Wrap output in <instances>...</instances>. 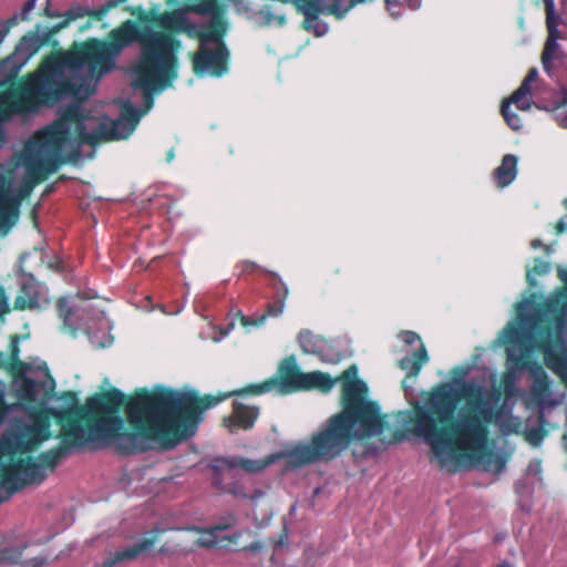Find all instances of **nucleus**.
Instances as JSON below:
<instances>
[{
    "label": "nucleus",
    "instance_id": "nucleus-1",
    "mask_svg": "<svg viewBox=\"0 0 567 567\" xmlns=\"http://www.w3.org/2000/svg\"><path fill=\"white\" fill-rule=\"evenodd\" d=\"M134 42L140 43L141 54L133 72H141L143 78L138 81L145 84L147 73L156 65L168 66L171 54L182 48V42L171 34L128 19L105 40L91 38L66 51L44 55L32 72L0 91V116L34 114L66 100L86 101L101 78L115 69L116 58Z\"/></svg>",
    "mask_w": 567,
    "mask_h": 567
},
{
    "label": "nucleus",
    "instance_id": "nucleus-2",
    "mask_svg": "<svg viewBox=\"0 0 567 567\" xmlns=\"http://www.w3.org/2000/svg\"><path fill=\"white\" fill-rule=\"evenodd\" d=\"M56 420L66 424L59 446L41 452L35 458L41 470H54L69 450L90 441H105L121 455H133L154 441L164 450L178 444L158 391L145 389L126 396L116 388L95 393L82 406L60 411Z\"/></svg>",
    "mask_w": 567,
    "mask_h": 567
},
{
    "label": "nucleus",
    "instance_id": "nucleus-3",
    "mask_svg": "<svg viewBox=\"0 0 567 567\" xmlns=\"http://www.w3.org/2000/svg\"><path fill=\"white\" fill-rule=\"evenodd\" d=\"M499 400V393L484 385L465 380L435 384L423 403L414 402L412 411L401 412L402 422L431 446L440 460L441 467L450 460L494 464L497 472L505 467L503 456L487 445L488 425L499 416V409L492 402Z\"/></svg>",
    "mask_w": 567,
    "mask_h": 567
},
{
    "label": "nucleus",
    "instance_id": "nucleus-4",
    "mask_svg": "<svg viewBox=\"0 0 567 567\" xmlns=\"http://www.w3.org/2000/svg\"><path fill=\"white\" fill-rule=\"evenodd\" d=\"M71 101L52 125L37 132L27 142L23 151L25 184L18 193L12 188L11 179L0 173V230L7 233L13 227L19 218L21 200L66 162L61 153L71 136L80 145L91 146L124 140L134 132L142 115L130 102H125L121 107L120 118L102 122L92 132H87V115L81 106L82 102Z\"/></svg>",
    "mask_w": 567,
    "mask_h": 567
},
{
    "label": "nucleus",
    "instance_id": "nucleus-5",
    "mask_svg": "<svg viewBox=\"0 0 567 567\" xmlns=\"http://www.w3.org/2000/svg\"><path fill=\"white\" fill-rule=\"evenodd\" d=\"M305 374L306 372L298 367L296 357L289 355L280 361L276 375L260 383H250L240 389L219 392L216 395L199 396L196 391L177 392L171 389H161L158 392L173 433L176 434L179 444L196 433L206 410L231 396L261 395L272 390L279 394L302 391Z\"/></svg>",
    "mask_w": 567,
    "mask_h": 567
},
{
    "label": "nucleus",
    "instance_id": "nucleus-6",
    "mask_svg": "<svg viewBox=\"0 0 567 567\" xmlns=\"http://www.w3.org/2000/svg\"><path fill=\"white\" fill-rule=\"evenodd\" d=\"M352 391L351 386L347 385L344 389L347 401L344 411L331 415L326 425L311 436L310 443L292 445L286 451L272 453L264 460L244 457L241 468L247 473H259L284 458L287 470H297L318 462H331L340 456L348 449L350 440L355 434L351 429L349 419L352 422L361 421L365 429L371 424L370 410L367 408L360 409L354 404Z\"/></svg>",
    "mask_w": 567,
    "mask_h": 567
},
{
    "label": "nucleus",
    "instance_id": "nucleus-7",
    "mask_svg": "<svg viewBox=\"0 0 567 567\" xmlns=\"http://www.w3.org/2000/svg\"><path fill=\"white\" fill-rule=\"evenodd\" d=\"M337 381H341V406L342 410L339 413L344 411L346 406V392L344 389L347 385H350L352 391V400L357 406L367 408L370 410V425L365 429L361 421H353L351 424V429L355 434L350 440V444L355 440H363L371 437L373 435H379L384 432L385 429L389 427V423L386 421V415L382 414L380 411V406L377 402L368 400V386L364 381L358 378V369L355 365H350L346 369L338 378L333 379L329 373L321 371H312L306 372L302 391L309 390H319L322 393H328L333 388ZM349 423H352V420L349 419Z\"/></svg>",
    "mask_w": 567,
    "mask_h": 567
},
{
    "label": "nucleus",
    "instance_id": "nucleus-8",
    "mask_svg": "<svg viewBox=\"0 0 567 567\" xmlns=\"http://www.w3.org/2000/svg\"><path fill=\"white\" fill-rule=\"evenodd\" d=\"M47 477V472L41 470L32 456L13 458L0 470L1 484L7 488L6 498L28 485L41 484Z\"/></svg>",
    "mask_w": 567,
    "mask_h": 567
},
{
    "label": "nucleus",
    "instance_id": "nucleus-9",
    "mask_svg": "<svg viewBox=\"0 0 567 567\" xmlns=\"http://www.w3.org/2000/svg\"><path fill=\"white\" fill-rule=\"evenodd\" d=\"M177 54L178 53L171 54L168 66H154L150 73H147L148 83L146 84L138 81L143 78L141 72H133L135 78L132 81V86L134 89H140L143 92L145 107L143 113H146L153 106V93L171 85L172 82L177 79L179 66Z\"/></svg>",
    "mask_w": 567,
    "mask_h": 567
},
{
    "label": "nucleus",
    "instance_id": "nucleus-10",
    "mask_svg": "<svg viewBox=\"0 0 567 567\" xmlns=\"http://www.w3.org/2000/svg\"><path fill=\"white\" fill-rule=\"evenodd\" d=\"M51 436L49 424L39 422L33 425L25 426L13 435L12 439L2 440V447L6 454L14 456L23 455L35 451L42 442Z\"/></svg>",
    "mask_w": 567,
    "mask_h": 567
},
{
    "label": "nucleus",
    "instance_id": "nucleus-11",
    "mask_svg": "<svg viewBox=\"0 0 567 567\" xmlns=\"http://www.w3.org/2000/svg\"><path fill=\"white\" fill-rule=\"evenodd\" d=\"M216 43V49H208L203 44L196 53L190 54L196 75L209 73L213 76H221L227 72L229 52L223 40Z\"/></svg>",
    "mask_w": 567,
    "mask_h": 567
},
{
    "label": "nucleus",
    "instance_id": "nucleus-12",
    "mask_svg": "<svg viewBox=\"0 0 567 567\" xmlns=\"http://www.w3.org/2000/svg\"><path fill=\"white\" fill-rule=\"evenodd\" d=\"M546 13V28H547V40L542 53V64L547 73H550L553 62L561 58L560 47L557 43L558 39H561V32L558 30V25L561 23V18L556 14L554 0H543Z\"/></svg>",
    "mask_w": 567,
    "mask_h": 567
},
{
    "label": "nucleus",
    "instance_id": "nucleus-13",
    "mask_svg": "<svg viewBox=\"0 0 567 567\" xmlns=\"http://www.w3.org/2000/svg\"><path fill=\"white\" fill-rule=\"evenodd\" d=\"M507 361H509L512 365L516 368V370H528L533 380L530 385V394L534 399L543 400L546 395H548L550 390V381L548 374L540 363L533 361L524 351L519 354H515L508 351Z\"/></svg>",
    "mask_w": 567,
    "mask_h": 567
},
{
    "label": "nucleus",
    "instance_id": "nucleus-14",
    "mask_svg": "<svg viewBox=\"0 0 567 567\" xmlns=\"http://www.w3.org/2000/svg\"><path fill=\"white\" fill-rule=\"evenodd\" d=\"M535 346L543 352L546 365L567 380V357L564 351L555 350L550 326L538 330Z\"/></svg>",
    "mask_w": 567,
    "mask_h": 567
},
{
    "label": "nucleus",
    "instance_id": "nucleus-15",
    "mask_svg": "<svg viewBox=\"0 0 567 567\" xmlns=\"http://www.w3.org/2000/svg\"><path fill=\"white\" fill-rule=\"evenodd\" d=\"M281 2L292 3L296 10L305 17L303 30L313 32L316 37H322L328 32V23L319 20V16L324 14L322 0H282Z\"/></svg>",
    "mask_w": 567,
    "mask_h": 567
},
{
    "label": "nucleus",
    "instance_id": "nucleus-16",
    "mask_svg": "<svg viewBox=\"0 0 567 567\" xmlns=\"http://www.w3.org/2000/svg\"><path fill=\"white\" fill-rule=\"evenodd\" d=\"M181 33H185L190 39H198L200 45L220 42L226 33V23L221 17H213L208 24L199 27L186 17Z\"/></svg>",
    "mask_w": 567,
    "mask_h": 567
},
{
    "label": "nucleus",
    "instance_id": "nucleus-17",
    "mask_svg": "<svg viewBox=\"0 0 567 567\" xmlns=\"http://www.w3.org/2000/svg\"><path fill=\"white\" fill-rule=\"evenodd\" d=\"M259 414L260 410L257 405H248L236 399L233 401L231 414L224 417V425L231 433L238 430L248 431L255 426Z\"/></svg>",
    "mask_w": 567,
    "mask_h": 567
},
{
    "label": "nucleus",
    "instance_id": "nucleus-18",
    "mask_svg": "<svg viewBox=\"0 0 567 567\" xmlns=\"http://www.w3.org/2000/svg\"><path fill=\"white\" fill-rule=\"evenodd\" d=\"M161 533L162 530L158 528L150 530L148 536L144 537L141 542L111 554L104 559L102 567H114L120 563L136 559L140 555L145 554L155 545Z\"/></svg>",
    "mask_w": 567,
    "mask_h": 567
},
{
    "label": "nucleus",
    "instance_id": "nucleus-19",
    "mask_svg": "<svg viewBox=\"0 0 567 567\" xmlns=\"http://www.w3.org/2000/svg\"><path fill=\"white\" fill-rule=\"evenodd\" d=\"M41 285L32 274H22L20 289L14 300L16 310H31L39 308Z\"/></svg>",
    "mask_w": 567,
    "mask_h": 567
},
{
    "label": "nucleus",
    "instance_id": "nucleus-20",
    "mask_svg": "<svg viewBox=\"0 0 567 567\" xmlns=\"http://www.w3.org/2000/svg\"><path fill=\"white\" fill-rule=\"evenodd\" d=\"M125 1L126 0H107L103 6L94 9V10H89V9L80 7V6L72 7L64 13L63 20L60 21L53 28V32L64 29L72 21H74L79 18H84L86 16L91 17L94 20L101 21L111 9L118 7L120 4L124 3Z\"/></svg>",
    "mask_w": 567,
    "mask_h": 567
},
{
    "label": "nucleus",
    "instance_id": "nucleus-21",
    "mask_svg": "<svg viewBox=\"0 0 567 567\" xmlns=\"http://www.w3.org/2000/svg\"><path fill=\"white\" fill-rule=\"evenodd\" d=\"M13 391L17 400L22 406L31 408L38 402L39 383L23 374L13 377Z\"/></svg>",
    "mask_w": 567,
    "mask_h": 567
},
{
    "label": "nucleus",
    "instance_id": "nucleus-22",
    "mask_svg": "<svg viewBox=\"0 0 567 567\" xmlns=\"http://www.w3.org/2000/svg\"><path fill=\"white\" fill-rule=\"evenodd\" d=\"M185 18L186 14L182 10L166 11L158 14L154 19V23L161 29L159 32L171 34L173 38L177 39L175 34L181 33Z\"/></svg>",
    "mask_w": 567,
    "mask_h": 567
},
{
    "label": "nucleus",
    "instance_id": "nucleus-23",
    "mask_svg": "<svg viewBox=\"0 0 567 567\" xmlns=\"http://www.w3.org/2000/svg\"><path fill=\"white\" fill-rule=\"evenodd\" d=\"M429 361V354L423 343L419 346L411 354H406L399 360V367L406 371V378H416L423 364Z\"/></svg>",
    "mask_w": 567,
    "mask_h": 567
},
{
    "label": "nucleus",
    "instance_id": "nucleus-24",
    "mask_svg": "<svg viewBox=\"0 0 567 567\" xmlns=\"http://www.w3.org/2000/svg\"><path fill=\"white\" fill-rule=\"evenodd\" d=\"M235 516H229L226 523L217 524L210 528L189 527V530H196L199 533V537L196 539V545L199 547L212 548L217 545L218 535L217 532L226 530L235 524Z\"/></svg>",
    "mask_w": 567,
    "mask_h": 567
},
{
    "label": "nucleus",
    "instance_id": "nucleus-25",
    "mask_svg": "<svg viewBox=\"0 0 567 567\" xmlns=\"http://www.w3.org/2000/svg\"><path fill=\"white\" fill-rule=\"evenodd\" d=\"M538 79V72L535 68H532L520 85L514 91L511 95V101L517 105L519 110H528L530 106L529 100L527 96L532 94V83H534Z\"/></svg>",
    "mask_w": 567,
    "mask_h": 567
},
{
    "label": "nucleus",
    "instance_id": "nucleus-26",
    "mask_svg": "<svg viewBox=\"0 0 567 567\" xmlns=\"http://www.w3.org/2000/svg\"><path fill=\"white\" fill-rule=\"evenodd\" d=\"M517 175V157L507 154L503 157L501 165L494 171V177L499 187L508 186Z\"/></svg>",
    "mask_w": 567,
    "mask_h": 567
},
{
    "label": "nucleus",
    "instance_id": "nucleus-27",
    "mask_svg": "<svg viewBox=\"0 0 567 567\" xmlns=\"http://www.w3.org/2000/svg\"><path fill=\"white\" fill-rule=\"evenodd\" d=\"M37 0H28L20 12L14 13L12 17L4 21H0V44L11 30V28L18 25L20 22L29 21L30 14L35 8Z\"/></svg>",
    "mask_w": 567,
    "mask_h": 567
},
{
    "label": "nucleus",
    "instance_id": "nucleus-28",
    "mask_svg": "<svg viewBox=\"0 0 567 567\" xmlns=\"http://www.w3.org/2000/svg\"><path fill=\"white\" fill-rule=\"evenodd\" d=\"M20 337L18 334L10 336L9 342V361H10V373L12 377L18 378L20 374H23L28 365L20 360V347H19Z\"/></svg>",
    "mask_w": 567,
    "mask_h": 567
},
{
    "label": "nucleus",
    "instance_id": "nucleus-29",
    "mask_svg": "<svg viewBox=\"0 0 567 567\" xmlns=\"http://www.w3.org/2000/svg\"><path fill=\"white\" fill-rule=\"evenodd\" d=\"M297 340L303 353L321 354L323 351V339L309 330L300 331Z\"/></svg>",
    "mask_w": 567,
    "mask_h": 567
},
{
    "label": "nucleus",
    "instance_id": "nucleus-30",
    "mask_svg": "<svg viewBox=\"0 0 567 567\" xmlns=\"http://www.w3.org/2000/svg\"><path fill=\"white\" fill-rule=\"evenodd\" d=\"M43 44L42 39L37 33H30L21 38L16 47V53L23 60L31 58Z\"/></svg>",
    "mask_w": 567,
    "mask_h": 567
},
{
    "label": "nucleus",
    "instance_id": "nucleus-31",
    "mask_svg": "<svg viewBox=\"0 0 567 567\" xmlns=\"http://www.w3.org/2000/svg\"><path fill=\"white\" fill-rule=\"evenodd\" d=\"M365 0H332L330 4L322 2V9L324 14L334 16L337 19H342L346 13L355 4L364 2Z\"/></svg>",
    "mask_w": 567,
    "mask_h": 567
},
{
    "label": "nucleus",
    "instance_id": "nucleus-32",
    "mask_svg": "<svg viewBox=\"0 0 567 567\" xmlns=\"http://www.w3.org/2000/svg\"><path fill=\"white\" fill-rule=\"evenodd\" d=\"M187 10L200 16L210 14L213 17L219 16V4L217 0H196L195 3L189 4Z\"/></svg>",
    "mask_w": 567,
    "mask_h": 567
},
{
    "label": "nucleus",
    "instance_id": "nucleus-33",
    "mask_svg": "<svg viewBox=\"0 0 567 567\" xmlns=\"http://www.w3.org/2000/svg\"><path fill=\"white\" fill-rule=\"evenodd\" d=\"M288 293V290L285 289V293L278 296L274 301L267 305L266 312L258 318V322L262 323L267 317H279L285 309V299Z\"/></svg>",
    "mask_w": 567,
    "mask_h": 567
},
{
    "label": "nucleus",
    "instance_id": "nucleus-34",
    "mask_svg": "<svg viewBox=\"0 0 567 567\" xmlns=\"http://www.w3.org/2000/svg\"><path fill=\"white\" fill-rule=\"evenodd\" d=\"M28 547V543L11 548L0 550V563L19 564L22 558L23 550Z\"/></svg>",
    "mask_w": 567,
    "mask_h": 567
},
{
    "label": "nucleus",
    "instance_id": "nucleus-35",
    "mask_svg": "<svg viewBox=\"0 0 567 567\" xmlns=\"http://www.w3.org/2000/svg\"><path fill=\"white\" fill-rule=\"evenodd\" d=\"M513 102L511 99L508 101H504L501 106L502 115L506 122V124L514 131H519L522 128V120L520 117L511 111V104Z\"/></svg>",
    "mask_w": 567,
    "mask_h": 567
},
{
    "label": "nucleus",
    "instance_id": "nucleus-36",
    "mask_svg": "<svg viewBox=\"0 0 567 567\" xmlns=\"http://www.w3.org/2000/svg\"><path fill=\"white\" fill-rule=\"evenodd\" d=\"M56 311L59 318L63 321V324L71 328L72 323L70 322V318L73 313V310L70 307L69 301L65 297H61L58 299Z\"/></svg>",
    "mask_w": 567,
    "mask_h": 567
},
{
    "label": "nucleus",
    "instance_id": "nucleus-37",
    "mask_svg": "<svg viewBox=\"0 0 567 567\" xmlns=\"http://www.w3.org/2000/svg\"><path fill=\"white\" fill-rule=\"evenodd\" d=\"M508 364L511 368L503 372L501 384L507 393H512L516 389V373L514 371L516 368L509 361Z\"/></svg>",
    "mask_w": 567,
    "mask_h": 567
},
{
    "label": "nucleus",
    "instance_id": "nucleus-38",
    "mask_svg": "<svg viewBox=\"0 0 567 567\" xmlns=\"http://www.w3.org/2000/svg\"><path fill=\"white\" fill-rule=\"evenodd\" d=\"M553 114L557 123L561 127L567 128V92L563 101L555 106Z\"/></svg>",
    "mask_w": 567,
    "mask_h": 567
},
{
    "label": "nucleus",
    "instance_id": "nucleus-39",
    "mask_svg": "<svg viewBox=\"0 0 567 567\" xmlns=\"http://www.w3.org/2000/svg\"><path fill=\"white\" fill-rule=\"evenodd\" d=\"M11 411L12 406L6 400V392L2 388H0V426L6 421Z\"/></svg>",
    "mask_w": 567,
    "mask_h": 567
},
{
    "label": "nucleus",
    "instance_id": "nucleus-40",
    "mask_svg": "<svg viewBox=\"0 0 567 567\" xmlns=\"http://www.w3.org/2000/svg\"><path fill=\"white\" fill-rule=\"evenodd\" d=\"M519 336H520V331L517 327L508 324L504 330V339H505V342H507V343L517 342Z\"/></svg>",
    "mask_w": 567,
    "mask_h": 567
},
{
    "label": "nucleus",
    "instance_id": "nucleus-41",
    "mask_svg": "<svg viewBox=\"0 0 567 567\" xmlns=\"http://www.w3.org/2000/svg\"><path fill=\"white\" fill-rule=\"evenodd\" d=\"M237 267L240 268L239 276L249 275L259 269V266L251 260H244Z\"/></svg>",
    "mask_w": 567,
    "mask_h": 567
},
{
    "label": "nucleus",
    "instance_id": "nucleus-42",
    "mask_svg": "<svg viewBox=\"0 0 567 567\" xmlns=\"http://www.w3.org/2000/svg\"><path fill=\"white\" fill-rule=\"evenodd\" d=\"M545 433L540 427L532 429L527 433V439L532 444L537 445L543 441Z\"/></svg>",
    "mask_w": 567,
    "mask_h": 567
},
{
    "label": "nucleus",
    "instance_id": "nucleus-43",
    "mask_svg": "<svg viewBox=\"0 0 567 567\" xmlns=\"http://www.w3.org/2000/svg\"><path fill=\"white\" fill-rule=\"evenodd\" d=\"M401 336L405 344L412 346L416 342L422 343L420 336L414 331H403Z\"/></svg>",
    "mask_w": 567,
    "mask_h": 567
},
{
    "label": "nucleus",
    "instance_id": "nucleus-44",
    "mask_svg": "<svg viewBox=\"0 0 567 567\" xmlns=\"http://www.w3.org/2000/svg\"><path fill=\"white\" fill-rule=\"evenodd\" d=\"M549 270V264L542 260L540 258L535 259V266L532 271L536 275H544Z\"/></svg>",
    "mask_w": 567,
    "mask_h": 567
},
{
    "label": "nucleus",
    "instance_id": "nucleus-45",
    "mask_svg": "<svg viewBox=\"0 0 567 567\" xmlns=\"http://www.w3.org/2000/svg\"><path fill=\"white\" fill-rule=\"evenodd\" d=\"M8 299L3 287L0 286V318L9 312Z\"/></svg>",
    "mask_w": 567,
    "mask_h": 567
},
{
    "label": "nucleus",
    "instance_id": "nucleus-46",
    "mask_svg": "<svg viewBox=\"0 0 567 567\" xmlns=\"http://www.w3.org/2000/svg\"><path fill=\"white\" fill-rule=\"evenodd\" d=\"M243 458L244 457H241V456H233V457H228V458L223 460V463L227 467H230V468H235V467H240L241 468V461H243Z\"/></svg>",
    "mask_w": 567,
    "mask_h": 567
},
{
    "label": "nucleus",
    "instance_id": "nucleus-47",
    "mask_svg": "<svg viewBox=\"0 0 567 567\" xmlns=\"http://www.w3.org/2000/svg\"><path fill=\"white\" fill-rule=\"evenodd\" d=\"M385 7L388 11L391 13V16H394L395 12L393 11V7L396 6H406V0H385Z\"/></svg>",
    "mask_w": 567,
    "mask_h": 567
},
{
    "label": "nucleus",
    "instance_id": "nucleus-48",
    "mask_svg": "<svg viewBox=\"0 0 567 567\" xmlns=\"http://www.w3.org/2000/svg\"><path fill=\"white\" fill-rule=\"evenodd\" d=\"M0 368L10 372V361L6 352L0 351Z\"/></svg>",
    "mask_w": 567,
    "mask_h": 567
},
{
    "label": "nucleus",
    "instance_id": "nucleus-49",
    "mask_svg": "<svg viewBox=\"0 0 567 567\" xmlns=\"http://www.w3.org/2000/svg\"><path fill=\"white\" fill-rule=\"evenodd\" d=\"M47 563V559L43 557H34L31 558L25 565L30 567H41Z\"/></svg>",
    "mask_w": 567,
    "mask_h": 567
},
{
    "label": "nucleus",
    "instance_id": "nucleus-50",
    "mask_svg": "<svg viewBox=\"0 0 567 567\" xmlns=\"http://www.w3.org/2000/svg\"><path fill=\"white\" fill-rule=\"evenodd\" d=\"M262 548V545L260 542H254L251 544H249L248 546H245L243 548V550H248V551H252V553H258L260 551Z\"/></svg>",
    "mask_w": 567,
    "mask_h": 567
},
{
    "label": "nucleus",
    "instance_id": "nucleus-51",
    "mask_svg": "<svg viewBox=\"0 0 567 567\" xmlns=\"http://www.w3.org/2000/svg\"><path fill=\"white\" fill-rule=\"evenodd\" d=\"M239 317H240V322L244 327H248V326H251V324H255V326H259L260 323L258 322V319L257 320H251L250 318L239 313Z\"/></svg>",
    "mask_w": 567,
    "mask_h": 567
},
{
    "label": "nucleus",
    "instance_id": "nucleus-52",
    "mask_svg": "<svg viewBox=\"0 0 567 567\" xmlns=\"http://www.w3.org/2000/svg\"><path fill=\"white\" fill-rule=\"evenodd\" d=\"M567 229V225L563 219H559L555 225V230L557 235L563 234Z\"/></svg>",
    "mask_w": 567,
    "mask_h": 567
},
{
    "label": "nucleus",
    "instance_id": "nucleus-53",
    "mask_svg": "<svg viewBox=\"0 0 567 567\" xmlns=\"http://www.w3.org/2000/svg\"><path fill=\"white\" fill-rule=\"evenodd\" d=\"M558 277L567 286V270L558 269Z\"/></svg>",
    "mask_w": 567,
    "mask_h": 567
},
{
    "label": "nucleus",
    "instance_id": "nucleus-54",
    "mask_svg": "<svg viewBox=\"0 0 567 567\" xmlns=\"http://www.w3.org/2000/svg\"><path fill=\"white\" fill-rule=\"evenodd\" d=\"M50 383V390H53L54 385H55V382H54V379L48 373V381L43 382V386L47 385V383Z\"/></svg>",
    "mask_w": 567,
    "mask_h": 567
},
{
    "label": "nucleus",
    "instance_id": "nucleus-55",
    "mask_svg": "<svg viewBox=\"0 0 567 567\" xmlns=\"http://www.w3.org/2000/svg\"><path fill=\"white\" fill-rule=\"evenodd\" d=\"M417 0H406V6L415 9L417 7Z\"/></svg>",
    "mask_w": 567,
    "mask_h": 567
},
{
    "label": "nucleus",
    "instance_id": "nucleus-56",
    "mask_svg": "<svg viewBox=\"0 0 567 567\" xmlns=\"http://www.w3.org/2000/svg\"><path fill=\"white\" fill-rule=\"evenodd\" d=\"M540 246H542V241H540L539 239H534V240L532 241V247H533V248H538V247H540Z\"/></svg>",
    "mask_w": 567,
    "mask_h": 567
},
{
    "label": "nucleus",
    "instance_id": "nucleus-57",
    "mask_svg": "<svg viewBox=\"0 0 567 567\" xmlns=\"http://www.w3.org/2000/svg\"><path fill=\"white\" fill-rule=\"evenodd\" d=\"M237 538H238V534H233V535L228 536L229 542H236Z\"/></svg>",
    "mask_w": 567,
    "mask_h": 567
},
{
    "label": "nucleus",
    "instance_id": "nucleus-58",
    "mask_svg": "<svg viewBox=\"0 0 567 567\" xmlns=\"http://www.w3.org/2000/svg\"><path fill=\"white\" fill-rule=\"evenodd\" d=\"M53 189H54V186H53V185H48V186L45 187L44 193H45V194H49V193H51Z\"/></svg>",
    "mask_w": 567,
    "mask_h": 567
},
{
    "label": "nucleus",
    "instance_id": "nucleus-59",
    "mask_svg": "<svg viewBox=\"0 0 567 567\" xmlns=\"http://www.w3.org/2000/svg\"><path fill=\"white\" fill-rule=\"evenodd\" d=\"M68 396H70L72 400H76V393L75 392H68Z\"/></svg>",
    "mask_w": 567,
    "mask_h": 567
},
{
    "label": "nucleus",
    "instance_id": "nucleus-60",
    "mask_svg": "<svg viewBox=\"0 0 567 567\" xmlns=\"http://www.w3.org/2000/svg\"><path fill=\"white\" fill-rule=\"evenodd\" d=\"M90 25H91V23H90V22H86L84 25H82V27L80 28V31H84V30L89 29V28H90Z\"/></svg>",
    "mask_w": 567,
    "mask_h": 567
},
{
    "label": "nucleus",
    "instance_id": "nucleus-61",
    "mask_svg": "<svg viewBox=\"0 0 567 567\" xmlns=\"http://www.w3.org/2000/svg\"><path fill=\"white\" fill-rule=\"evenodd\" d=\"M158 551H159V553H162V554H165V553H167V551H168V549L166 548V546H165V545H163V546L159 548V550H158Z\"/></svg>",
    "mask_w": 567,
    "mask_h": 567
},
{
    "label": "nucleus",
    "instance_id": "nucleus-62",
    "mask_svg": "<svg viewBox=\"0 0 567 567\" xmlns=\"http://www.w3.org/2000/svg\"><path fill=\"white\" fill-rule=\"evenodd\" d=\"M174 156L173 151H169L167 154V161H171V158Z\"/></svg>",
    "mask_w": 567,
    "mask_h": 567
},
{
    "label": "nucleus",
    "instance_id": "nucleus-63",
    "mask_svg": "<svg viewBox=\"0 0 567 567\" xmlns=\"http://www.w3.org/2000/svg\"><path fill=\"white\" fill-rule=\"evenodd\" d=\"M399 440H400L399 433H395L394 434V441H399Z\"/></svg>",
    "mask_w": 567,
    "mask_h": 567
},
{
    "label": "nucleus",
    "instance_id": "nucleus-64",
    "mask_svg": "<svg viewBox=\"0 0 567 567\" xmlns=\"http://www.w3.org/2000/svg\"><path fill=\"white\" fill-rule=\"evenodd\" d=\"M498 567H508L506 564H502Z\"/></svg>",
    "mask_w": 567,
    "mask_h": 567
}]
</instances>
